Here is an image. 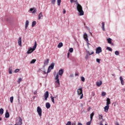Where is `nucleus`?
I'll use <instances>...</instances> for the list:
<instances>
[{"mask_svg":"<svg viewBox=\"0 0 125 125\" xmlns=\"http://www.w3.org/2000/svg\"><path fill=\"white\" fill-rule=\"evenodd\" d=\"M77 9L78 11L80 13L79 15L80 16H83V15L84 14L83 11V7H82V5L79 4L78 2H77Z\"/></svg>","mask_w":125,"mask_h":125,"instance_id":"1","label":"nucleus"},{"mask_svg":"<svg viewBox=\"0 0 125 125\" xmlns=\"http://www.w3.org/2000/svg\"><path fill=\"white\" fill-rule=\"evenodd\" d=\"M36 48H37V42L35 41L34 43V45L33 47V48L30 47L28 51L27 52V54H30L32 53V52H33L34 50H36Z\"/></svg>","mask_w":125,"mask_h":125,"instance_id":"2","label":"nucleus"},{"mask_svg":"<svg viewBox=\"0 0 125 125\" xmlns=\"http://www.w3.org/2000/svg\"><path fill=\"white\" fill-rule=\"evenodd\" d=\"M77 93L78 95L81 96L80 98L81 99H83V88L81 87L78 89Z\"/></svg>","mask_w":125,"mask_h":125,"instance_id":"3","label":"nucleus"},{"mask_svg":"<svg viewBox=\"0 0 125 125\" xmlns=\"http://www.w3.org/2000/svg\"><path fill=\"white\" fill-rule=\"evenodd\" d=\"M37 113L40 117H42V108L40 106L37 107Z\"/></svg>","mask_w":125,"mask_h":125,"instance_id":"4","label":"nucleus"},{"mask_svg":"<svg viewBox=\"0 0 125 125\" xmlns=\"http://www.w3.org/2000/svg\"><path fill=\"white\" fill-rule=\"evenodd\" d=\"M54 68V63H52L51 65L49 66L47 70V73H50L51 70L53 69Z\"/></svg>","mask_w":125,"mask_h":125,"instance_id":"5","label":"nucleus"},{"mask_svg":"<svg viewBox=\"0 0 125 125\" xmlns=\"http://www.w3.org/2000/svg\"><path fill=\"white\" fill-rule=\"evenodd\" d=\"M55 80H56V83H58L59 85H60V81H59V75L58 74L56 75Z\"/></svg>","mask_w":125,"mask_h":125,"instance_id":"6","label":"nucleus"},{"mask_svg":"<svg viewBox=\"0 0 125 125\" xmlns=\"http://www.w3.org/2000/svg\"><path fill=\"white\" fill-rule=\"evenodd\" d=\"M102 52V49L101 47H98L96 49V53L99 54V53Z\"/></svg>","mask_w":125,"mask_h":125,"instance_id":"7","label":"nucleus"},{"mask_svg":"<svg viewBox=\"0 0 125 125\" xmlns=\"http://www.w3.org/2000/svg\"><path fill=\"white\" fill-rule=\"evenodd\" d=\"M49 96V94L48 93V91H46V92L44 94V97L45 101L47 100V98H48Z\"/></svg>","mask_w":125,"mask_h":125,"instance_id":"8","label":"nucleus"},{"mask_svg":"<svg viewBox=\"0 0 125 125\" xmlns=\"http://www.w3.org/2000/svg\"><path fill=\"white\" fill-rule=\"evenodd\" d=\"M18 43L20 46H22V38L21 37L19 38Z\"/></svg>","mask_w":125,"mask_h":125,"instance_id":"9","label":"nucleus"},{"mask_svg":"<svg viewBox=\"0 0 125 125\" xmlns=\"http://www.w3.org/2000/svg\"><path fill=\"white\" fill-rule=\"evenodd\" d=\"M48 63H49V59L45 60L44 61V66H47V65H48Z\"/></svg>","mask_w":125,"mask_h":125,"instance_id":"10","label":"nucleus"},{"mask_svg":"<svg viewBox=\"0 0 125 125\" xmlns=\"http://www.w3.org/2000/svg\"><path fill=\"white\" fill-rule=\"evenodd\" d=\"M30 11L32 12V14H35V13H36V12H37V9H36V8L34 7V8H31L30 9Z\"/></svg>","mask_w":125,"mask_h":125,"instance_id":"11","label":"nucleus"},{"mask_svg":"<svg viewBox=\"0 0 125 125\" xmlns=\"http://www.w3.org/2000/svg\"><path fill=\"white\" fill-rule=\"evenodd\" d=\"M109 106L108 105H106L104 107V112H105L106 113L108 112V110H109Z\"/></svg>","mask_w":125,"mask_h":125,"instance_id":"12","label":"nucleus"},{"mask_svg":"<svg viewBox=\"0 0 125 125\" xmlns=\"http://www.w3.org/2000/svg\"><path fill=\"white\" fill-rule=\"evenodd\" d=\"M22 118H20L19 121L17 123V125H22Z\"/></svg>","mask_w":125,"mask_h":125,"instance_id":"13","label":"nucleus"},{"mask_svg":"<svg viewBox=\"0 0 125 125\" xmlns=\"http://www.w3.org/2000/svg\"><path fill=\"white\" fill-rule=\"evenodd\" d=\"M83 38L86 42H88V38H87V34H86V33L84 34Z\"/></svg>","mask_w":125,"mask_h":125,"instance_id":"14","label":"nucleus"},{"mask_svg":"<svg viewBox=\"0 0 125 125\" xmlns=\"http://www.w3.org/2000/svg\"><path fill=\"white\" fill-rule=\"evenodd\" d=\"M111 104V100L110 98H108L106 99V105H108Z\"/></svg>","mask_w":125,"mask_h":125,"instance_id":"15","label":"nucleus"},{"mask_svg":"<svg viewBox=\"0 0 125 125\" xmlns=\"http://www.w3.org/2000/svg\"><path fill=\"white\" fill-rule=\"evenodd\" d=\"M120 81H121V84H122V85H125V83H124V80H123V77L120 76Z\"/></svg>","mask_w":125,"mask_h":125,"instance_id":"16","label":"nucleus"},{"mask_svg":"<svg viewBox=\"0 0 125 125\" xmlns=\"http://www.w3.org/2000/svg\"><path fill=\"white\" fill-rule=\"evenodd\" d=\"M96 83L97 86L99 87L102 85V81L97 82Z\"/></svg>","mask_w":125,"mask_h":125,"instance_id":"17","label":"nucleus"},{"mask_svg":"<svg viewBox=\"0 0 125 125\" xmlns=\"http://www.w3.org/2000/svg\"><path fill=\"white\" fill-rule=\"evenodd\" d=\"M28 26H29V21H26L25 22V30H27V28H28Z\"/></svg>","mask_w":125,"mask_h":125,"instance_id":"18","label":"nucleus"},{"mask_svg":"<svg viewBox=\"0 0 125 125\" xmlns=\"http://www.w3.org/2000/svg\"><path fill=\"white\" fill-rule=\"evenodd\" d=\"M63 73H64L63 69H60L59 71V75H60V76H62L63 75Z\"/></svg>","mask_w":125,"mask_h":125,"instance_id":"19","label":"nucleus"},{"mask_svg":"<svg viewBox=\"0 0 125 125\" xmlns=\"http://www.w3.org/2000/svg\"><path fill=\"white\" fill-rule=\"evenodd\" d=\"M102 29H103V31H105V22H103L102 23Z\"/></svg>","mask_w":125,"mask_h":125,"instance_id":"20","label":"nucleus"},{"mask_svg":"<svg viewBox=\"0 0 125 125\" xmlns=\"http://www.w3.org/2000/svg\"><path fill=\"white\" fill-rule=\"evenodd\" d=\"M46 108L49 109L50 108V104L49 103H46Z\"/></svg>","mask_w":125,"mask_h":125,"instance_id":"21","label":"nucleus"},{"mask_svg":"<svg viewBox=\"0 0 125 125\" xmlns=\"http://www.w3.org/2000/svg\"><path fill=\"white\" fill-rule=\"evenodd\" d=\"M39 20H40V19H42V13L41 12L39 13Z\"/></svg>","mask_w":125,"mask_h":125,"instance_id":"22","label":"nucleus"},{"mask_svg":"<svg viewBox=\"0 0 125 125\" xmlns=\"http://www.w3.org/2000/svg\"><path fill=\"white\" fill-rule=\"evenodd\" d=\"M62 46H63V43L62 42L59 43L58 45V48H61V47H62Z\"/></svg>","mask_w":125,"mask_h":125,"instance_id":"23","label":"nucleus"},{"mask_svg":"<svg viewBox=\"0 0 125 125\" xmlns=\"http://www.w3.org/2000/svg\"><path fill=\"white\" fill-rule=\"evenodd\" d=\"M9 113L8 112V111H6L5 114V118H9Z\"/></svg>","mask_w":125,"mask_h":125,"instance_id":"24","label":"nucleus"},{"mask_svg":"<svg viewBox=\"0 0 125 125\" xmlns=\"http://www.w3.org/2000/svg\"><path fill=\"white\" fill-rule=\"evenodd\" d=\"M93 116H94V112H92L90 114V120H91V121H92V120L93 119Z\"/></svg>","mask_w":125,"mask_h":125,"instance_id":"25","label":"nucleus"},{"mask_svg":"<svg viewBox=\"0 0 125 125\" xmlns=\"http://www.w3.org/2000/svg\"><path fill=\"white\" fill-rule=\"evenodd\" d=\"M37 24V21H34L32 22V27H35V26H36Z\"/></svg>","mask_w":125,"mask_h":125,"instance_id":"26","label":"nucleus"},{"mask_svg":"<svg viewBox=\"0 0 125 125\" xmlns=\"http://www.w3.org/2000/svg\"><path fill=\"white\" fill-rule=\"evenodd\" d=\"M107 42L110 44L112 43V39L111 38L107 39Z\"/></svg>","mask_w":125,"mask_h":125,"instance_id":"27","label":"nucleus"},{"mask_svg":"<svg viewBox=\"0 0 125 125\" xmlns=\"http://www.w3.org/2000/svg\"><path fill=\"white\" fill-rule=\"evenodd\" d=\"M51 101L52 102H53V104H55V102H54V97H53V96H51Z\"/></svg>","mask_w":125,"mask_h":125,"instance_id":"28","label":"nucleus"},{"mask_svg":"<svg viewBox=\"0 0 125 125\" xmlns=\"http://www.w3.org/2000/svg\"><path fill=\"white\" fill-rule=\"evenodd\" d=\"M36 61H37L36 60L33 59L31 61L30 63L31 64H34V63H35Z\"/></svg>","mask_w":125,"mask_h":125,"instance_id":"29","label":"nucleus"},{"mask_svg":"<svg viewBox=\"0 0 125 125\" xmlns=\"http://www.w3.org/2000/svg\"><path fill=\"white\" fill-rule=\"evenodd\" d=\"M21 82H22V78H19L17 81L18 83H21Z\"/></svg>","mask_w":125,"mask_h":125,"instance_id":"30","label":"nucleus"},{"mask_svg":"<svg viewBox=\"0 0 125 125\" xmlns=\"http://www.w3.org/2000/svg\"><path fill=\"white\" fill-rule=\"evenodd\" d=\"M10 101L11 103H13V97H11L10 98Z\"/></svg>","mask_w":125,"mask_h":125,"instance_id":"31","label":"nucleus"},{"mask_svg":"<svg viewBox=\"0 0 125 125\" xmlns=\"http://www.w3.org/2000/svg\"><path fill=\"white\" fill-rule=\"evenodd\" d=\"M0 115H2V114H3V109L2 108L0 109Z\"/></svg>","mask_w":125,"mask_h":125,"instance_id":"32","label":"nucleus"},{"mask_svg":"<svg viewBox=\"0 0 125 125\" xmlns=\"http://www.w3.org/2000/svg\"><path fill=\"white\" fill-rule=\"evenodd\" d=\"M99 120H103V116H102V115H99Z\"/></svg>","mask_w":125,"mask_h":125,"instance_id":"33","label":"nucleus"},{"mask_svg":"<svg viewBox=\"0 0 125 125\" xmlns=\"http://www.w3.org/2000/svg\"><path fill=\"white\" fill-rule=\"evenodd\" d=\"M106 49L108 50L109 51H112V48L110 47H107Z\"/></svg>","mask_w":125,"mask_h":125,"instance_id":"34","label":"nucleus"},{"mask_svg":"<svg viewBox=\"0 0 125 125\" xmlns=\"http://www.w3.org/2000/svg\"><path fill=\"white\" fill-rule=\"evenodd\" d=\"M69 52L72 53V52H73V51H74V49H73V48H70L69 50Z\"/></svg>","mask_w":125,"mask_h":125,"instance_id":"35","label":"nucleus"},{"mask_svg":"<svg viewBox=\"0 0 125 125\" xmlns=\"http://www.w3.org/2000/svg\"><path fill=\"white\" fill-rule=\"evenodd\" d=\"M81 81H82V82H84L85 81V79L84 78V77H81Z\"/></svg>","mask_w":125,"mask_h":125,"instance_id":"36","label":"nucleus"},{"mask_svg":"<svg viewBox=\"0 0 125 125\" xmlns=\"http://www.w3.org/2000/svg\"><path fill=\"white\" fill-rule=\"evenodd\" d=\"M58 5H60V3H61V0H57Z\"/></svg>","mask_w":125,"mask_h":125,"instance_id":"37","label":"nucleus"},{"mask_svg":"<svg viewBox=\"0 0 125 125\" xmlns=\"http://www.w3.org/2000/svg\"><path fill=\"white\" fill-rule=\"evenodd\" d=\"M92 121L90 120V121L87 122L86 125H91V122H92Z\"/></svg>","mask_w":125,"mask_h":125,"instance_id":"38","label":"nucleus"},{"mask_svg":"<svg viewBox=\"0 0 125 125\" xmlns=\"http://www.w3.org/2000/svg\"><path fill=\"white\" fill-rule=\"evenodd\" d=\"M115 55H119L120 54V53L119 52V51H116L115 52Z\"/></svg>","mask_w":125,"mask_h":125,"instance_id":"39","label":"nucleus"},{"mask_svg":"<svg viewBox=\"0 0 125 125\" xmlns=\"http://www.w3.org/2000/svg\"><path fill=\"white\" fill-rule=\"evenodd\" d=\"M72 125V123L71 122V121L67 122V124H66V125Z\"/></svg>","mask_w":125,"mask_h":125,"instance_id":"40","label":"nucleus"},{"mask_svg":"<svg viewBox=\"0 0 125 125\" xmlns=\"http://www.w3.org/2000/svg\"><path fill=\"white\" fill-rule=\"evenodd\" d=\"M105 95H106V92H103L102 93V96H105Z\"/></svg>","mask_w":125,"mask_h":125,"instance_id":"41","label":"nucleus"},{"mask_svg":"<svg viewBox=\"0 0 125 125\" xmlns=\"http://www.w3.org/2000/svg\"><path fill=\"white\" fill-rule=\"evenodd\" d=\"M19 71H20V69H16L15 70V73H18V72H19Z\"/></svg>","mask_w":125,"mask_h":125,"instance_id":"42","label":"nucleus"},{"mask_svg":"<svg viewBox=\"0 0 125 125\" xmlns=\"http://www.w3.org/2000/svg\"><path fill=\"white\" fill-rule=\"evenodd\" d=\"M56 1V0H52V4H54V3H55Z\"/></svg>","mask_w":125,"mask_h":125,"instance_id":"43","label":"nucleus"},{"mask_svg":"<svg viewBox=\"0 0 125 125\" xmlns=\"http://www.w3.org/2000/svg\"><path fill=\"white\" fill-rule=\"evenodd\" d=\"M93 53H94V52L93 51H92V52H88V54L89 55H92V54H93Z\"/></svg>","mask_w":125,"mask_h":125,"instance_id":"44","label":"nucleus"},{"mask_svg":"<svg viewBox=\"0 0 125 125\" xmlns=\"http://www.w3.org/2000/svg\"><path fill=\"white\" fill-rule=\"evenodd\" d=\"M100 59H96V62H98V63H100Z\"/></svg>","mask_w":125,"mask_h":125,"instance_id":"45","label":"nucleus"},{"mask_svg":"<svg viewBox=\"0 0 125 125\" xmlns=\"http://www.w3.org/2000/svg\"><path fill=\"white\" fill-rule=\"evenodd\" d=\"M9 73L10 74H12V70L9 69Z\"/></svg>","mask_w":125,"mask_h":125,"instance_id":"46","label":"nucleus"},{"mask_svg":"<svg viewBox=\"0 0 125 125\" xmlns=\"http://www.w3.org/2000/svg\"><path fill=\"white\" fill-rule=\"evenodd\" d=\"M91 109V108L90 107H89L88 108H87V111L88 112H89L90 111V110Z\"/></svg>","mask_w":125,"mask_h":125,"instance_id":"47","label":"nucleus"},{"mask_svg":"<svg viewBox=\"0 0 125 125\" xmlns=\"http://www.w3.org/2000/svg\"><path fill=\"white\" fill-rule=\"evenodd\" d=\"M63 14H65V13H66V10H65V9H63Z\"/></svg>","mask_w":125,"mask_h":125,"instance_id":"48","label":"nucleus"},{"mask_svg":"<svg viewBox=\"0 0 125 125\" xmlns=\"http://www.w3.org/2000/svg\"><path fill=\"white\" fill-rule=\"evenodd\" d=\"M69 56H70V53H68V54H67V58H69Z\"/></svg>","mask_w":125,"mask_h":125,"instance_id":"49","label":"nucleus"},{"mask_svg":"<svg viewBox=\"0 0 125 125\" xmlns=\"http://www.w3.org/2000/svg\"><path fill=\"white\" fill-rule=\"evenodd\" d=\"M70 2L72 3V2H74V0H70Z\"/></svg>","mask_w":125,"mask_h":125,"instance_id":"50","label":"nucleus"},{"mask_svg":"<svg viewBox=\"0 0 125 125\" xmlns=\"http://www.w3.org/2000/svg\"><path fill=\"white\" fill-rule=\"evenodd\" d=\"M75 76H79V74L78 73H76L75 74Z\"/></svg>","mask_w":125,"mask_h":125,"instance_id":"51","label":"nucleus"},{"mask_svg":"<svg viewBox=\"0 0 125 125\" xmlns=\"http://www.w3.org/2000/svg\"><path fill=\"white\" fill-rule=\"evenodd\" d=\"M72 125H76V123H73Z\"/></svg>","mask_w":125,"mask_h":125,"instance_id":"52","label":"nucleus"},{"mask_svg":"<svg viewBox=\"0 0 125 125\" xmlns=\"http://www.w3.org/2000/svg\"><path fill=\"white\" fill-rule=\"evenodd\" d=\"M1 121V118L0 117V122Z\"/></svg>","mask_w":125,"mask_h":125,"instance_id":"53","label":"nucleus"},{"mask_svg":"<svg viewBox=\"0 0 125 125\" xmlns=\"http://www.w3.org/2000/svg\"><path fill=\"white\" fill-rule=\"evenodd\" d=\"M75 1V2H77V0L76 1Z\"/></svg>","mask_w":125,"mask_h":125,"instance_id":"54","label":"nucleus"},{"mask_svg":"<svg viewBox=\"0 0 125 125\" xmlns=\"http://www.w3.org/2000/svg\"><path fill=\"white\" fill-rule=\"evenodd\" d=\"M112 76H114V74H112Z\"/></svg>","mask_w":125,"mask_h":125,"instance_id":"55","label":"nucleus"},{"mask_svg":"<svg viewBox=\"0 0 125 125\" xmlns=\"http://www.w3.org/2000/svg\"><path fill=\"white\" fill-rule=\"evenodd\" d=\"M105 125H107V124H105Z\"/></svg>","mask_w":125,"mask_h":125,"instance_id":"56","label":"nucleus"}]
</instances>
